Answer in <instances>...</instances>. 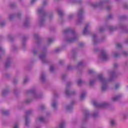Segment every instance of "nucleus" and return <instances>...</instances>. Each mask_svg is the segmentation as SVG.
I'll list each match as a JSON object with an SVG mask.
<instances>
[{
	"label": "nucleus",
	"mask_w": 128,
	"mask_h": 128,
	"mask_svg": "<svg viewBox=\"0 0 128 128\" xmlns=\"http://www.w3.org/2000/svg\"><path fill=\"white\" fill-rule=\"evenodd\" d=\"M109 74L111 76V78H112V76H114V72H110Z\"/></svg>",
	"instance_id": "774afa93"
},
{
	"label": "nucleus",
	"mask_w": 128,
	"mask_h": 128,
	"mask_svg": "<svg viewBox=\"0 0 128 128\" xmlns=\"http://www.w3.org/2000/svg\"><path fill=\"white\" fill-rule=\"evenodd\" d=\"M46 46H44L42 50V53L39 55L38 58L44 62V64H50V60L46 58Z\"/></svg>",
	"instance_id": "39448f33"
},
{
	"label": "nucleus",
	"mask_w": 128,
	"mask_h": 128,
	"mask_svg": "<svg viewBox=\"0 0 128 128\" xmlns=\"http://www.w3.org/2000/svg\"><path fill=\"white\" fill-rule=\"evenodd\" d=\"M112 18H114V15L112 14H109L105 18V22H108L109 20H112Z\"/></svg>",
	"instance_id": "393cba45"
},
{
	"label": "nucleus",
	"mask_w": 128,
	"mask_h": 128,
	"mask_svg": "<svg viewBox=\"0 0 128 128\" xmlns=\"http://www.w3.org/2000/svg\"><path fill=\"white\" fill-rule=\"evenodd\" d=\"M63 33L65 36V42L67 44H72L78 40V34L76 33L74 30L71 28L64 30Z\"/></svg>",
	"instance_id": "f257e3e1"
},
{
	"label": "nucleus",
	"mask_w": 128,
	"mask_h": 128,
	"mask_svg": "<svg viewBox=\"0 0 128 128\" xmlns=\"http://www.w3.org/2000/svg\"><path fill=\"white\" fill-rule=\"evenodd\" d=\"M93 104L96 108H108L110 106V104L108 102H103L101 104L94 102Z\"/></svg>",
	"instance_id": "1a4fd4ad"
},
{
	"label": "nucleus",
	"mask_w": 128,
	"mask_h": 128,
	"mask_svg": "<svg viewBox=\"0 0 128 128\" xmlns=\"http://www.w3.org/2000/svg\"><path fill=\"white\" fill-rule=\"evenodd\" d=\"M66 76H67L66 74H62V80H64L66 78Z\"/></svg>",
	"instance_id": "052dcab7"
},
{
	"label": "nucleus",
	"mask_w": 128,
	"mask_h": 128,
	"mask_svg": "<svg viewBox=\"0 0 128 128\" xmlns=\"http://www.w3.org/2000/svg\"><path fill=\"white\" fill-rule=\"evenodd\" d=\"M65 94L66 96H72V94H76V90L70 92L68 89H66Z\"/></svg>",
	"instance_id": "6ab92c4d"
},
{
	"label": "nucleus",
	"mask_w": 128,
	"mask_h": 128,
	"mask_svg": "<svg viewBox=\"0 0 128 128\" xmlns=\"http://www.w3.org/2000/svg\"><path fill=\"white\" fill-rule=\"evenodd\" d=\"M74 68L72 65H68V70H74Z\"/></svg>",
	"instance_id": "3c124183"
},
{
	"label": "nucleus",
	"mask_w": 128,
	"mask_h": 128,
	"mask_svg": "<svg viewBox=\"0 0 128 128\" xmlns=\"http://www.w3.org/2000/svg\"><path fill=\"white\" fill-rule=\"evenodd\" d=\"M63 48H64V47H62L61 48H56L54 50V52H56V54H58V52H62V50H63Z\"/></svg>",
	"instance_id": "c9c22d12"
},
{
	"label": "nucleus",
	"mask_w": 128,
	"mask_h": 128,
	"mask_svg": "<svg viewBox=\"0 0 128 128\" xmlns=\"http://www.w3.org/2000/svg\"><path fill=\"white\" fill-rule=\"evenodd\" d=\"M122 54L124 56H128V52H126V51H124L122 52Z\"/></svg>",
	"instance_id": "0e129e2a"
},
{
	"label": "nucleus",
	"mask_w": 128,
	"mask_h": 128,
	"mask_svg": "<svg viewBox=\"0 0 128 128\" xmlns=\"http://www.w3.org/2000/svg\"><path fill=\"white\" fill-rule=\"evenodd\" d=\"M54 66H50V72H54Z\"/></svg>",
	"instance_id": "8fccbe9b"
},
{
	"label": "nucleus",
	"mask_w": 128,
	"mask_h": 128,
	"mask_svg": "<svg viewBox=\"0 0 128 128\" xmlns=\"http://www.w3.org/2000/svg\"><path fill=\"white\" fill-rule=\"evenodd\" d=\"M107 28L110 32H114V30H118L120 29L122 30L123 32H125V34H128V26L124 25L122 23H120L118 26H107Z\"/></svg>",
	"instance_id": "7ed1b4c3"
},
{
	"label": "nucleus",
	"mask_w": 128,
	"mask_h": 128,
	"mask_svg": "<svg viewBox=\"0 0 128 128\" xmlns=\"http://www.w3.org/2000/svg\"><path fill=\"white\" fill-rule=\"evenodd\" d=\"M110 8H112V6H108L106 7V10H110Z\"/></svg>",
	"instance_id": "338daca9"
},
{
	"label": "nucleus",
	"mask_w": 128,
	"mask_h": 128,
	"mask_svg": "<svg viewBox=\"0 0 128 128\" xmlns=\"http://www.w3.org/2000/svg\"><path fill=\"white\" fill-rule=\"evenodd\" d=\"M38 12L39 14H40L39 26L40 27L44 26V24H46V16L49 13L44 10V6L38 8Z\"/></svg>",
	"instance_id": "f03ea898"
},
{
	"label": "nucleus",
	"mask_w": 128,
	"mask_h": 128,
	"mask_svg": "<svg viewBox=\"0 0 128 128\" xmlns=\"http://www.w3.org/2000/svg\"><path fill=\"white\" fill-rule=\"evenodd\" d=\"M59 64H66V60H59Z\"/></svg>",
	"instance_id": "c03bdc74"
},
{
	"label": "nucleus",
	"mask_w": 128,
	"mask_h": 128,
	"mask_svg": "<svg viewBox=\"0 0 128 128\" xmlns=\"http://www.w3.org/2000/svg\"><path fill=\"white\" fill-rule=\"evenodd\" d=\"M3 114H4V116H8V114H10V111L8 110H3L2 112Z\"/></svg>",
	"instance_id": "a19ab883"
},
{
	"label": "nucleus",
	"mask_w": 128,
	"mask_h": 128,
	"mask_svg": "<svg viewBox=\"0 0 128 128\" xmlns=\"http://www.w3.org/2000/svg\"><path fill=\"white\" fill-rule=\"evenodd\" d=\"M16 16L18 18H20L22 16V14L20 12H18L16 15V14H11L9 16V19L10 20H12Z\"/></svg>",
	"instance_id": "f8f14e48"
},
{
	"label": "nucleus",
	"mask_w": 128,
	"mask_h": 128,
	"mask_svg": "<svg viewBox=\"0 0 128 128\" xmlns=\"http://www.w3.org/2000/svg\"><path fill=\"white\" fill-rule=\"evenodd\" d=\"M77 82L78 84H84V80L79 79L77 80Z\"/></svg>",
	"instance_id": "a18cd8bd"
},
{
	"label": "nucleus",
	"mask_w": 128,
	"mask_h": 128,
	"mask_svg": "<svg viewBox=\"0 0 128 128\" xmlns=\"http://www.w3.org/2000/svg\"><path fill=\"white\" fill-rule=\"evenodd\" d=\"M99 56L100 58L104 62H108V60H110V56L108 52L104 50H101Z\"/></svg>",
	"instance_id": "0eeeda50"
},
{
	"label": "nucleus",
	"mask_w": 128,
	"mask_h": 128,
	"mask_svg": "<svg viewBox=\"0 0 128 128\" xmlns=\"http://www.w3.org/2000/svg\"><path fill=\"white\" fill-rule=\"evenodd\" d=\"M54 38H48V45L50 46V44H52V42H54Z\"/></svg>",
	"instance_id": "c756f323"
},
{
	"label": "nucleus",
	"mask_w": 128,
	"mask_h": 128,
	"mask_svg": "<svg viewBox=\"0 0 128 128\" xmlns=\"http://www.w3.org/2000/svg\"><path fill=\"white\" fill-rule=\"evenodd\" d=\"M124 10H128V4H124Z\"/></svg>",
	"instance_id": "69168bd1"
},
{
	"label": "nucleus",
	"mask_w": 128,
	"mask_h": 128,
	"mask_svg": "<svg viewBox=\"0 0 128 128\" xmlns=\"http://www.w3.org/2000/svg\"><path fill=\"white\" fill-rule=\"evenodd\" d=\"M10 92V90H3L2 92V96H6V94H8V92Z\"/></svg>",
	"instance_id": "72a5a7b5"
},
{
	"label": "nucleus",
	"mask_w": 128,
	"mask_h": 128,
	"mask_svg": "<svg viewBox=\"0 0 128 128\" xmlns=\"http://www.w3.org/2000/svg\"><path fill=\"white\" fill-rule=\"evenodd\" d=\"M74 18V14H71L68 16V20H72Z\"/></svg>",
	"instance_id": "5fc2aeb1"
},
{
	"label": "nucleus",
	"mask_w": 128,
	"mask_h": 128,
	"mask_svg": "<svg viewBox=\"0 0 128 128\" xmlns=\"http://www.w3.org/2000/svg\"><path fill=\"white\" fill-rule=\"evenodd\" d=\"M90 26V24H86L85 28H84V30H83V34H88V28Z\"/></svg>",
	"instance_id": "b1692460"
},
{
	"label": "nucleus",
	"mask_w": 128,
	"mask_h": 128,
	"mask_svg": "<svg viewBox=\"0 0 128 128\" xmlns=\"http://www.w3.org/2000/svg\"><path fill=\"white\" fill-rule=\"evenodd\" d=\"M18 50V47H16V46L14 45L12 46V50H13V52H16V50Z\"/></svg>",
	"instance_id": "09e8293b"
},
{
	"label": "nucleus",
	"mask_w": 128,
	"mask_h": 128,
	"mask_svg": "<svg viewBox=\"0 0 128 128\" xmlns=\"http://www.w3.org/2000/svg\"><path fill=\"white\" fill-rule=\"evenodd\" d=\"M92 42L94 46H96L98 44V40L96 38V35L94 34L92 36Z\"/></svg>",
	"instance_id": "dca6fc26"
},
{
	"label": "nucleus",
	"mask_w": 128,
	"mask_h": 128,
	"mask_svg": "<svg viewBox=\"0 0 128 128\" xmlns=\"http://www.w3.org/2000/svg\"><path fill=\"white\" fill-rule=\"evenodd\" d=\"M77 52H78V48H74L72 49V54L73 56H74L76 54Z\"/></svg>",
	"instance_id": "473e14b6"
},
{
	"label": "nucleus",
	"mask_w": 128,
	"mask_h": 128,
	"mask_svg": "<svg viewBox=\"0 0 128 128\" xmlns=\"http://www.w3.org/2000/svg\"><path fill=\"white\" fill-rule=\"evenodd\" d=\"M32 114V110H29L26 112V116H25V118H26L25 124H26V126H28V124H30V120H28V116H30V114Z\"/></svg>",
	"instance_id": "9b49d317"
},
{
	"label": "nucleus",
	"mask_w": 128,
	"mask_h": 128,
	"mask_svg": "<svg viewBox=\"0 0 128 128\" xmlns=\"http://www.w3.org/2000/svg\"><path fill=\"white\" fill-rule=\"evenodd\" d=\"M116 46H117V48H120L122 46V44H120V43H117L116 44Z\"/></svg>",
	"instance_id": "13d9d810"
},
{
	"label": "nucleus",
	"mask_w": 128,
	"mask_h": 128,
	"mask_svg": "<svg viewBox=\"0 0 128 128\" xmlns=\"http://www.w3.org/2000/svg\"><path fill=\"white\" fill-rule=\"evenodd\" d=\"M34 38L36 40V44L38 46H40L42 42V38L38 34H34Z\"/></svg>",
	"instance_id": "9d476101"
},
{
	"label": "nucleus",
	"mask_w": 128,
	"mask_h": 128,
	"mask_svg": "<svg viewBox=\"0 0 128 128\" xmlns=\"http://www.w3.org/2000/svg\"><path fill=\"white\" fill-rule=\"evenodd\" d=\"M74 104V101H72L70 106H68L66 107V110L68 112H72V104Z\"/></svg>",
	"instance_id": "a211bd4d"
},
{
	"label": "nucleus",
	"mask_w": 128,
	"mask_h": 128,
	"mask_svg": "<svg viewBox=\"0 0 128 128\" xmlns=\"http://www.w3.org/2000/svg\"><path fill=\"white\" fill-rule=\"evenodd\" d=\"M28 38V36H23V38L22 39V48L23 50L26 49V42Z\"/></svg>",
	"instance_id": "ddd939ff"
},
{
	"label": "nucleus",
	"mask_w": 128,
	"mask_h": 128,
	"mask_svg": "<svg viewBox=\"0 0 128 128\" xmlns=\"http://www.w3.org/2000/svg\"><path fill=\"white\" fill-rule=\"evenodd\" d=\"M38 54V49L34 50H33V54L34 56H36V54Z\"/></svg>",
	"instance_id": "6e6d98bb"
},
{
	"label": "nucleus",
	"mask_w": 128,
	"mask_h": 128,
	"mask_svg": "<svg viewBox=\"0 0 128 128\" xmlns=\"http://www.w3.org/2000/svg\"><path fill=\"white\" fill-rule=\"evenodd\" d=\"M0 54H6V50H4V49L2 46H0ZM0 60H2V56H0Z\"/></svg>",
	"instance_id": "c85d7f7f"
},
{
	"label": "nucleus",
	"mask_w": 128,
	"mask_h": 128,
	"mask_svg": "<svg viewBox=\"0 0 128 128\" xmlns=\"http://www.w3.org/2000/svg\"><path fill=\"white\" fill-rule=\"evenodd\" d=\"M122 98V95L121 94H120L115 97L112 98V102H118V100H120Z\"/></svg>",
	"instance_id": "f3484780"
},
{
	"label": "nucleus",
	"mask_w": 128,
	"mask_h": 128,
	"mask_svg": "<svg viewBox=\"0 0 128 128\" xmlns=\"http://www.w3.org/2000/svg\"><path fill=\"white\" fill-rule=\"evenodd\" d=\"M110 124L112 126H116V120H112L110 121Z\"/></svg>",
	"instance_id": "f704fd0d"
},
{
	"label": "nucleus",
	"mask_w": 128,
	"mask_h": 128,
	"mask_svg": "<svg viewBox=\"0 0 128 128\" xmlns=\"http://www.w3.org/2000/svg\"><path fill=\"white\" fill-rule=\"evenodd\" d=\"M30 17L27 16L26 18L25 21L24 22V26L25 28H28V26H30Z\"/></svg>",
	"instance_id": "4468645a"
},
{
	"label": "nucleus",
	"mask_w": 128,
	"mask_h": 128,
	"mask_svg": "<svg viewBox=\"0 0 128 128\" xmlns=\"http://www.w3.org/2000/svg\"><path fill=\"white\" fill-rule=\"evenodd\" d=\"M42 98V96L40 95L39 94L36 93H34L33 94V100H39V98Z\"/></svg>",
	"instance_id": "412c9836"
},
{
	"label": "nucleus",
	"mask_w": 128,
	"mask_h": 128,
	"mask_svg": "<svg viewBox=\"0 0 128 128\" xmlns=\"http://www.w3.org/2000/svg\"><path fill=\"white\" fill-rule=\"evenodd\" d=\"M122 118L124 120H126V118H128V113H124V114H123Z\"/></svg>",
	"instance_id": "58836bf2"
},
{
	"label": "nucleus",
	"mask_w": 128,
	"mask_h": 128,
	"mask_svg": "<svg viewBox=\"0 0 128 128\" xmlns=\"http://www.w3.org/2000/svg\"><path fill=\"white\" fill-rule=\"evenodd\" d=\"M46 73L42 72L40 74V80L42 82H46Z\"/></svg>",
	"instance_id": "2eb2a0df"
},
{
	"label": "nucleus",
	"mask_w": 128,
	"mask_h": 128,
	"mask_svg": "<svg viewBox=\"0 0 128 128\" xmlns=\"http://www.w3.org/2000/svg\"><path fill=\"white\" fill-rule=\"evenodd\" d=\"M110 0H102L99 2L94 3L91 4V6L93 8H104L106 4H108Z\"/></svg>",
	"instance_id": "423d86ee"
},
{
	"label": "nucleus",
	"mask_w": 128,
	"mask_h": 128,
	"mask_svg": "<svg viewBox=\"0 0 128 128\" xmlns=\"http://www.w3.org/2000/svg\"><path fill=\"white\" fill-rule=\"evenodd\" d=\"M97 80L100 82L102 84V90L103 91L108 90V82H112V78L108 80H106L104 78V74H98Z\"/></svg>",
	"instance_id": "20e7f679"
},
{
	"label": "nucleus",
	"mask_w": 128,
	"mask_h": 128,
	"mask_svg": "<svg viewBox=\"0 0 128 128\" xmlns=\"http://www.w3.org/2000/svg\"><path fill=\"white\" fill-rule=\"evenodd\" d=\"M10 6L12 8H14L16 6V4H15V3L12 2L10 4Z\"/></svg>",
	"instance_id": "49530a36"
},
{
	"label": "nucleus",
	"mask_w": 128,
	"mask_h": 128,
	"mask_svg": "<svg viewBox=\"0 0 128 128\" xmlns=\"http://www.w3.org/2000/svg\"><path fill=\"white\" fill-rule=\"evenodd\" d=\"M70 4H82V0H70Z\"/></svg>",
	"instance_id": "5701e85b"
},
{
	"label": "nucleus",
	"mask_w": 128,
	"mask_h": 128,
	"mask_svg": "<svg viewBox=\"0 0 128 128\" xmlns=\"http://www.w3.org/2000/svg\"><path fill=\"white\" fill-rule=\"evenodd\" d=\"M8 38L10 40V42H14V38L11 34H8Z\"/></svg>",
	"instance_id": "2f4dec72"
},
{
	"label": "nucleus",
	"mask_w": 128,
	"mask_h": 128,
	"mask_svg": "<svg viewBox=\"0 0 128 128\" xmlns=\"http://www.w3.org/2000/svg\"><path fill=\"white\" fill-rule=\"evenodd\" d=\"M86 92H84L82 93L80 96V100H84V98H86Z\"/></svg>",
	"instance_id": "7c9ffc66"
},
{
	"label": "nucleus",
	"mask_w": 128,
	"mask_h": 128,
	"mask_svg": "<svg viewBox=\"0 0 128 128\" xmlns=\"http://www.w3.org/2000/svg\"><path fill=\"white\" fill-rule=\"evenodd\" d=\"M66 128V122L64 121H63L58 126V128Z\"/></svg>",
	"instance_id": "cd10ccee"
},
{
	"label": "nucleus",
	"mask_w": 128,
	"mask_h": 128,
	"mask_svg": "<svg viewBox=\"0 0 128 128\" xmlns=\"http://www.w3.org/2000/svg\"><path fill=\"white\" fill-rule=\"evenodd\" d=\"M4 26H6V22H0V28H4Z\"/></svg>",
	"instance_id": "de8ad7c7"
},
{
	"label": "nucleus",
	"mask_w": 128,
	"mask_h": 128,
	"mask_svg": "<svg viewBox=\"0 0 128 128\" xmlns=\"http://www.w3.org/2000/svg\"><path fill=\"white\" fill-rule=\"evenodd\" d=\"M86 64V60H81L78 62V64Z\"/></svg>",
	"instance_id": "79ce46f5"
},
{
	"label": "nucleus",
	"mask_w": 128,
	"mask_h": 128,
	"mask_svg": "<svg viewBox=\"0 0 128 128\" xmlns=\"http://www.w3.org/2000/svg\"><path fill=\"white\" fill-rule=\"evenodd\" d=\"M12 58L8 57L7 58L5 64H12Z\"/></svg>",
	"instance_id": "a878e982"
},
{
	"label": "nucleus",
	"mask_w": 128,
	"mask_h": 128,
	"mask_svg": "<svg viewBox=\"0 0 128 128\" xmlns=\"http://www.w3.org/2000/svg\"><path fill=\"white\" fill-rule=\"evenodd\" d=\"M34 90H28L26 92V94H34Z\"/></svg>",
	"instance_id": "37998d69"
},
{
	"label": "nucleus",
	"mask_w": 128,
	"mask_h": 128,
	"mask_svg": "<svg viewBox=\"0 0 128 128\" xmlns=\"http://www.w3.org/2000/svg\"><path fill=\"white\" fill-rule=\"evenodd\" d=\"M28 82V78H26L24 79L23 82L24 84H26Z\"/></svg>",
	"instance_id": "864d4df0"
},
{
	"label": "nucleus",
	"mask_w": 128,
	"mask_h": 128,
	"mask_svg": "<svg viewBox=\"0 0 128 128\" xmlns=\"http://www.w3.org/2000/svg\"><path fill=\"white\" fill-rule=\"evenodd\" d=\"M38 122H44V120H46V118H44V117H40L38 118Z\"/></svg>",
	"instance_id": "ea45409f"
},
{
	"label": "nucleus",
	"mask_w": 128,
	"mask_h": 128,
	"mask_svg": "<svg viewBox=\"0 0 128 128\" xmlns=\"http://www.w3.org/2000/svg\"><path fill=\"white\" fill-rule=\"evenodd\" d=\"M128 18V17H126V16H121L119 17V20H126Z\"/></svg>",
	"instance_id": "e433bc0d"
},
{
	"label": "nucleus",
	"mask_w": 128,
	"mask_h": 128,
	"mask_svg": "<svg viewBox=\"0 0 128 128\" xmlns=\"http://www.w3.org/2000/svg\"><path fill=\"white\" fill-rule=\"evenodd\" d=\"M120 84H117L115 85L116 90H118V88H120Z\"/></svg>",
	"instance_id": "603ef678"
},
{
	"label": "nucleus",
	"mask_w": 128,
	"mask_h": 128,
	"mask_svg": "<svg viewBox=\"0 0 128 128\" xmlns=\"http://www.w3.org/2000/svg\"><path fill=\"white\" fill-rule=\"evenodd\" d=\"M89 116H90V114H85V116L82 120V124H85L86 123V120H88V118Z\"/></svg>",
	"instance_id": "aec40b11"
},
{
	"label": "nucleus",
	"mask_w": 128,
	"mask_h": 128,
	"mask_svg": "<svg viewBox=\"0 0 128 128\" xmlns=\"http://www.w3.org/2000/svg\"><path fill=\"white\" fill-rule=\"evenodd\" d=\"M32 100H25V102L26 104H30V102H32Z\"/></svg>",
	"instance_id": "e2e57ef3"
},
{
	"label": "nucleus",
	"mask_w": 128,
	"mask_h": 128,
	"mask_svg": "<svg viewBox=\"0 0 128 128\" xmlns=\"http://www.w3.org/2000/svg\"><path fill=\"white\" fill-rule=\"evenodd\" d=\"M114 58H118V56H120V54L118 52H114Z\"/></svg>",
	"instance_id": "4d7b16f0"
},
{
	"label": "nucleus",
	"mask_w": 128,
	"mask_h": 128,
	"mask_svg": "<svg viewBox=\"0 0 128 128\" xmlns=\"http://www.w3.org/2000/svg\"><path fill=\"white\" fill-rule=\"evenodd\" d=\"M57 12H58L60 16L62 18V16H64V11H62L60 8H57Z\"/></svg>",
	"instance_id": "4be33fe9"
},
{
	"label": "nucleus",
	"mask_w": 128,
	"mask_h": 128,
	"mask_svg": "<svg viewBox=\"0 0 128 128\" xmlns=\"http://www.w3.org/2000/svg\"><path fill=\"white\" fill-rule=\"evenodd\" d=\"M96 80H91L90 82V86H94V84L96 83Z\"/></svg>",
	"instance_id": "4c0bfd02"
},
{
	"label": "nucleus",
	"mask_w": 128,
	"mask_h": 128,
	"mask_svg": "<svg viewBox=\"0 0 128 128\" xmlns=\"http://www.w3.org/2000/svg\"><path fill=\"white\" fill-rule=\"evenodd\" d=\"M12 128H18V124L16 123L15 124H14Z\"/></svg>",
	"instance_id": "bf43d9fd"
},
{
	"label": "nucleus",
	"mask_w": 128,
	"mask_h": 128,
	"mask_svg": "<svg viewBox=\"0 0 128 128\" xmlns=\"http://www.w3.org/2000/svg\"><path fill=\"white\" fill-rule=\"evenodd\" d=\"M84 8H80L78 12V18L77 22L78 24H80L84 20Z\"/></svg>",
	"instance_id": "6e6552de"
},
{
	"label": "nucleus",
	"mask_w": 128,
	"mask_h": 128,
	"mask_svg": "<svg viewBox=\"0 0 128 128\" xmlns=\"http://www.w3.org/2000/svg\"><path fill=\"white\" fill-rule=\"evenodd\" d=\"M52 106L54 110H56L58 108V102L56 101L52 102Z\"/></svg>",
	"instance_id": "bb28decb"
},
{
	"label": "nucleus",
	"mask_w": 128,
	"mask_h": 128,
	"mask_svg": "<svg viewBox=\"0 0 128 128\" xmlns=\"http://www.w3.org/2000/svg\"><path fill=\"white\" fill-rule=\"evenodd\" d=\"M46 4H48V1L47 0H44L43 1V6H46Z\"/></svg>",
	"instance_id": "680f3d73"
}]
</instances>
